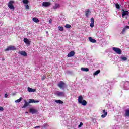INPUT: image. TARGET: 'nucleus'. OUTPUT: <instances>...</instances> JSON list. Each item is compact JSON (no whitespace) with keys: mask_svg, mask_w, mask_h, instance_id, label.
Here are the masks:
<instances>
[{"mask_svg":"<svg viewBox=\"0 0 129 129\" xmlns=\"http://www.w3.org/2000/svg\"><path fill=\"white\" fill-rule=\"evenodd\" d=\"M57 86L60 89H64L67 86L66 84L64 83L63 81H60L59 83L57 84Z\"/></svg>","mask_w":129,"mask_h":129,"instance_id":"nucleus-3","label":"nucleus"},{"mask_svg":"<svg viewBox=\"0 0 129 129\" xmlns=\"http://www.w3.org/2000/svg\"><path fill=\"white\" fill-rule=\"evenodd\" d=\"M83 125V123L80 122V124L78 125V127L79 128H80V127H81V126H82Z\"/></svg>","mask_w":129,"mask_h":129,"instance_id":"nucleus-32","label":"nucleus"},{"mask_svg":"<svg viewBox=\"0 0 129 129\" xmlns=\"http://www.w3.org/2000/svg\"><path fill=\"white\" fill-rule=\"evenodd\" d=\"M23 4H28L29 3V1L28 0H23Z\"/></svg>","mask_w":129,"mask_h":129,"instance_id":"nucleus-31","label":"nucleus"},{"mask_svg":"<svg viewBox=\"0 0 129 129\" xmlns=\"http://www.w3.org/2000/svg\"><path fill=\"white\" fill-rule=\"evenodd\" d=\"M125 16H129V12L127 11L123 10L122 13V18H124Z\"/></svg>","mask_w":129,"mask_h":129,"instance_id":"nucleus-8","label":"nucleus"},{"mask_svg":"<svg viewBox=\"0 0 129 129\" xmlns=\"http://www.w3.org/2000/svg\"><path fill=\"white\" fill-rule=\"evenodd\" d=\"M17 50V48H16V47L13 46V45H10L7 47L6 49H5V51L7 52L8 51H16Z\"/></svg>","mask_w":129,"mask_h":129,"instance_id":"nucleus-4","label":"nucleus"},{"mask_svg":"<svg viewBox=\"0 0 129 129\" xmlns=\"http://www.w3.org/2000/svg\"><path fill=\"white\" fill-rule=\"evenodd\" d=\"M49 23H51V20H49Z\"/></svg>","mask_w":129,"mask_h":129,"instance_id":"nucleus-39","label":"nucleus"},{"mask_svg":"<svg viewBox=\"0 0 129 129\" xmlns=\"http://www.w3.org/2000/svg\"><path fill=\"white\" fill-rule=\"evenodd\" d=\"M56 95H57V96H62V97H64V96H65V93L64 92L58 91L56 93Z\"/></svg>","mask_w":129,"mask_h":129,"instance_id":"nucleus-7","label":"nucleus"},{"mask_svg":"<svg viewBox=\"0 0 129 129\" xmlns=\"http://www.w3.org/2000/svg\"><path fill=\"white\" fill-rule=\"evenodd\" d=\"M18 54H19L20 55H21L22 56H24V57H26L27 56V52H26V51H19L18 52Z\"/></svg>","mask_w":129,"mask_h":129,"instance_id":"nucleus-13","label":"nucleus"},{"mask_svg":"<svg viewBox=\"0 0 129 129\" xmlns=\"http://www.w3.org/2000/svg\"><path fill=\"white\" fill-rule=\"evenodd\" d=\"M46 76H43L42 78H41V80H45L46 79Z\"/></svg>","mask_w":129,"mask_h":129,"instance_id":"nucleus-33","label":"nucleus"},{"mask_svg":"<svg viewBox=\"0 0 129 129\" xmlns=\"http://www.w3.org/2000/svg\"><path fill=\"white\" fill-rule=\"evenodd\" d=\"M35 128H40V126H37L35 127Z\"/></svg>","mask_w":129,"mask_h":129,"instance_id":"nucleus-37","label":"nucleus"},{"mask_svg":"<svg viewBox=\"0 0 129 129\" xmlns=\"http://www.w3.org/2000/svg\"><path fill=\"white\" fill-rule=\"evenodd\" d=\"M65 28H66V29H70L71 28V25L70 24H66Z\"/></svg>","mask_w":129,"mask_h":129,"instance_id":"nucleus-27","label":"nucleus"},{"mask_svg":"<svg viewBox=\"0 0 129 129\" xmlns=\"http://www.w3.org/2000/svg\"><path fill=\"white\" fill-rule=\"evenodd\" d=\"M8 96H9V95H8V94H5V98H8Z\"/></svg>","mask_w":129,"mask_h":129,"instance_id":"nucleus-36","label":"nucleus"},{"mask_svg":"<svg viewBox=\"0 0 129 129\" xmlns=\"http://www.w3.org/2000/svg\"><path fill=\"white\" fill-rule=\"evenodd\" d=\"M58 8H60V4L56 3L55 5L53 6V9L56 10L58 9Z\"/></svg>","mask_w":129,"mask_h":129,"instance_id":"nucleus-20","label":"nucleus"},{"mask_svg":"<svg viewBox=\"0 0 129 129\" xmlns=\"http://www.w3.org/2000/svg\"><path fill=\"white\" fill-rule=\"evenodd\" d=\"M22 99H23V98H22V97H21L19 99L15 100V102L16 103H19V102H21V101H22Z\"/></svg>","mask_w":129,"mask_h":129,"instance_id":"nucleus-25","label":"nucleus"},{"mask_svg":"<svg viewBox=\"0 0 129 129\" xmlns=\"http://www.w3.org/2000/svg\"><path fill=\"white\" fill-rule=\"evenodd\" d=\"M112 49L113 50V51H114V52H115V53H116V54H118V55H121L122 51L120 48L113 47Z\"/></svg>","mask_w":129,"mask_h":129,"instance_id":"nucleus-6","label":"nucleus"},{"mask_svg":"<svg viewBox=\"0 0 129 129\" xmlns=\"http://www.w3.org/2000/svg\"><path fill=\"white\" fill-rule=\"evenodd\" d=\"M89 40L91 43H96V40L93 39L92 37H89Z\"/></svg>","mask_w":129,"mask_h":129,"instance_id":"nucleus-18","label":"nucleus"},{"mask_svg":"<svg viewBox=\"0 0 129 129\" xmlns=\"http://www.w3.org/2000/svg\"><path fill=\"white\" fill-rule=\"evenodd\" d=\"M126 29H129V26H126L122 30V34H124V32L126 31Z\"/></svg>","mask_w":129,"mask_h":129,"instance_id":"nucleus-19","label":"nucleus"},{"mask_svg":"<svg viewBox=\"0 0 129 129\" xmlns=\"http://www.w3.org/2000/svg\"><path fill=\"white\" fill-rule=\"evenodd\" d=\"M24 42L27 45H30L31 44V42L27 38H24Z\"/></svg>","mask_w":129,"mask_h":129,"instance_id":"nucleus-16","label":"nucleus"},{"mask_svg":"<svg viewBox=\"0 0 129 129\" xmlns=\"http://www.w3.org/2000/svg\"><path fill=\"white\" fill-rule=\"evenodd\" d=\"M115 7L116 9H120V6H119V4H118V3H116L115 4Z\"/></svg>","mask_w":129,"mask_h":129,"instance_id":"nucleus-29","label":"nucleus"},{"mask_svg":"<svg viewBox=\"0 0 129 129\" xmlns=\"http://www.w3.org/2000/svg\"><path fill=\"white\" fill-rule=\"evenodd\" d=\"M91 23L90 24V26L91 28H93L94 27V18H91L90 20Z\"/></svg>","mask_w":129,"mask_h":129,"instance_id":"nucleus-12","label":"nucleus"},{"mask_svg":"<svg viewBox=\"0 0 129 129\" xmlns=\"http://www.w3.org/2000/svg\"><path fill=\"white\" fill-rule=\"evenodd\" d=\"M51 6V3L49 2H44L42 3V6L43 7H49Z\"/></svg>","mask_w":129,"mask_h":129,"instance_id":"nucleus-9","label":"nucleus"},{"mask_svg":"<svg viewBox=\"0 0 129 129\" xmlns=\"http://www.w3.org/2000/svg\"><path fill=\"white\" fill-rule=\"evenodd\" d=\"M55 102L56 103H59V104H63V101H61L60 100H55Z\"/></svg>","mask_w":129,"mask_h":129,"instance_id":"nucleus-24","label":"nucleus"},{"mask_svg":"<svg viewBox=\"0 0 129 129\" xmlns=\"http://www.w3.org/2000/svg\"><path fill=\"white\" fill-rule=\"evenodd\" d=\"M28 92H35L36 89L28 87L27 89Z\"/></svg>","mask_w":129,"mask_h":129,"instance_id":"nucleus-17","label":"nucleus"},{"mask_svg":"<svg viewBox=\"0 0 129 129\" xmlns=\"http://www.w3.org/2000/svg\"><path fill=\"white\" fill-rule=\"evenodd\" d=\"M26 9L27 10H29L30 9V7L29 6V5H26Z\"/></svg>","mask_w":129,"mask_h":129,"instance_id":"nucleus-35","label":"nucleus"},{"mask_svg":"<svg viewBox=\"0 0 129 129\" xmlns=\"http://www.w3.org/2000/svg\"><path fill=\"white\" fill-rule=\"evenodd\" d=\"M99 73H100V70H98L97 71L94 73L93 75L96 76L97 75V74H99Z\"/></svg>","mask_w":129,"mask_h":129,"instance_id":"nucleus-26","label":"nucleus"},{"mask_svg":"<svg viewBox=\"0 0 129 129\" xmlns=\"http://www.w3.org/2000/svg\"><path fill=\"white\" fill-rule=\"evenodd\" d=\"M91 13V11L89 9H87L85 10V15L86 17V18H88V16H89V14Z\"/></svg>","mask_w":129,"mask_h":129,"instance_id":"nucleus-10","label":"nucleus"},{"mask_svg":"<svg viewBox=\"0 0 129 129\" xmlns=\"http://www.w3.org/2000/svg\"><path fill=\"white\" fill-rule=\"evenodd\" d=\"M75 55V52L74 51H71L68 53L67 57L70 58V57H73Z\"/></svg>","mask_w":129,"mask_h":129,"instance_id":"nucleus-11","label":"nucleus"},{"mask_svg":"<svg viewBox=\"0 0 129 129\" xmlns=\"http://www.w3.org/2000/svg\"><path fill=\"white\" fill-rule=\"evenodd\" d=\"M32 20L33 22H34V23H39V19L34 17L32 19Z\"/></svg>","mask_w":129,"mask_h":129,"instance_id":"nucleus-23","label":"nucleus"},{"mask_svg":"<svg viewBox=\"0 0 129 129\" xmlns=\"http://www.w3.org/2000/svg\"><path fill=\"white\" fill-rule=\"evenodd\" d=\"M102 112H103V114H102L101 116L102 118H104L106 117V116L107 115V112L105 111V110H103Z\"/></svg>","mask_w":129,"mask_h":129,"instance_id":"nucleus-14","label":"nucleus"},{"mask_svg":"<svg viewBox=\"0 0 129 129\" xmlns=\"http://www.w3.org/2000/svg\"><path fill=\"white\" fill-rule=\"evenodd\" d=\"M30 112L31 113H32V114H34V113H37L38 112V110L33 109V108H30Z\"/></svg>","mask_w":129,"mask_h":129,"instance_id":"nucleus-15","label":"nucleus"},{"mask_svg":"<svg viewBox=\"0 0 129 129\" xmlns=\"http://www.w3.org/2000/svg\"><path fill=\"white\" fill-rule=\"evenodd\" d=\"M25 104L23 106L22 108H26V107H27V106H29V104H30V103H38L39 102V100H35L34 99H30L29 100V102H27L26 101V100H25Z\"/></svg>","mask_w":129,"mask_h":129,"instance_id":"nucleus-1","label":"nucleus"},{"mask_svg":"<svg viewBox=\"0 0 129 129\" xmlns=\"http://www.w3.org/2000/svg\"><path fill=\"white\" fill-rule=\"evenodd\" d=\"M15 2L13 0H11L8 3V7L10 10H15V6H14V3Z\"/></svg>","mask_w":129,"mask_h":129,"instance_id":"nucleus-5","label":"nucleus"},{"mask_svg":"<svg viewBox=\"0 0 129 129\" xmlns=\"http://www.w3.org/2000/svg\"><path fill=\"white\" fill-rule=\"evenodd\" d=\"M58 29L59 31H64V28H63L62 26H59Z\"/></svg>","mask_w":129,"mask_h":129,"instance_id":"nucleus-28","label":"nucleus"},{"mask_svg":"<svg viewBox=\"0 0 129 129\" xmlns=\"http://www.w3.org/2000/svg\"><path fill=\"white\" fill-rule=\"evenodd\" d=\"M0 111H4V107L0 106Z\"/></svg>","mask_w":129,"mask_h":129,"instance_id":"nucleus-34","label":"nucleus"},{"mask_svg":"<svg viewBox=\"0 0 129 129\" xmlns=\"http://www.w3.org/2000/svg\"><path fill=\"white\" fill-rule=\"evenodd\" d=\"M125 116L129 117V109H126L125 111Z\"/></svg>","mask_w":129,"mask_h":129,"instance_id":"nucleus-21","label":"nucleus"},{"mask_svg":"<svg viewBox=\"0 0 129 129\" xmlns=\"http://www.w3.org/2000/svg\"><path fill=\"white\" fill-rule=\"evenodd\" d=\"M82 71H84L85 72H88V71H89V69L87 68H81Z\"/></svg>","mask_w":129,"mask_h":129,"instance_id":"nucleus-22","label":"nucleus"},{"mask_svg":"<svg viewBox=\"0 0 129 129\" xmlns=\"http://www.w3.org/2000/svg\"><path fill=\"white\" fill-rule=\"evenodd\" d=\"M2 61H5V58H3Z\"/></svg>","mask_w":129,"mask_h":129,"instance_id":"nucleus-38","label":"nucleus"},{"mask_svg":"<svg viewBox=\"0 0 129 129\" xmlns=\"http://www.w3.org/2000/svg\"><path fill=\"white\" fill-rule=\"evenodd\" d=\"M78 101L80 104H82L84 106H85L87 104V102L85 100H83V97L82 95H80L78 97Z\"/></svg>","mask_w":129,"mask_h":129,"instance_id":"nucleus-2","label":"nucleus"},{"mask_svg":"<svg viewBox=\"0 0 129 129\" xmlns=\"http://www.w3.org/2000/svg\"><path fill=\"white\" fill-rule=\"evenodd\" d=\"M121 60H123V61H126V60H127V58L126 57H121Z\"/></svg>","mask_w":129,"mask_h":129,"instance_id":"nucleus-30","label":"nucleus"}]
</instances>
